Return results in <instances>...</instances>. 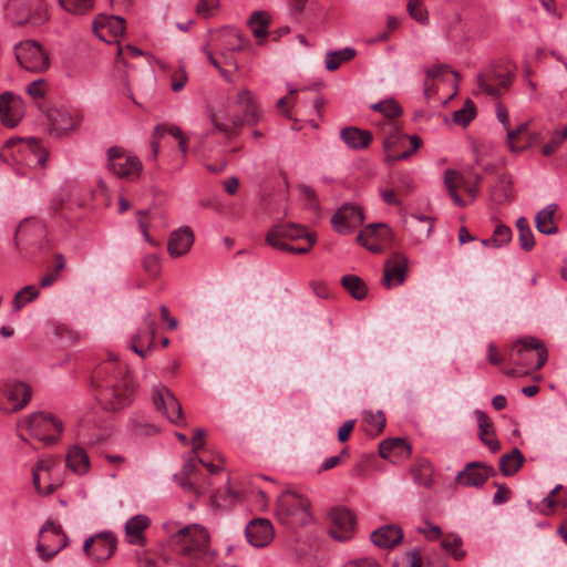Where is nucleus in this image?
<instances>
[{"label": "nucleus", "mask_w": 567, "mask_h": 567, "mask_svg": "<svg viewBox=\"0 0 567 567\" xmlns=\"http://www.w3.org/2000/svg\"><path fill=\"white\" fill-rule=\"evenodd\" d=\"M442 548L451 554L455 559H462L465 556L464 550L461 549L462 547V539L458 536L455 535H446L441 540Z\"/></svg>", "instance_id": "de8ad7c7"}, {"label": "nucleus", "mask_w": 567, "mask_h": 567, "mask_svg": "<svg viewBox=\"0 0 567 567\" xmlns=\"http://www.w3.org/2000/svg\"><path fill=\"white\" fill-rule=\"evenodd\" d=\"M393 187L400 196H406L414 189L413 178L409 173L400 172L393 179Z\"/></svg>", "instance_id": "603ef678"}, {"label": "nucleus", "mask_w": 567, "mask_h": 567, "mask_svg": "<svg viewBox=\"0 0 567 567\" xmlns=\"http://www.w3.org/2000/svg\"><path fill=\"white\" fill-rule=\"evenodd\" d=\"M556 204H548L539 210L535 217L536 228L545 235H554L558 231V227L554 223V215L557 212Z\"/></svg>", "instance_id": "72a5a7b5"}, {"label": "nucleus", "mask_w": 567, "mask_h": 567, "mask_svg": "<svg viewBox=\"0 0 567 567\" xmlns=\"http://www.w3.org/2000/svg\"><path fill=\"white\" fill-rule=\"evenodd\" d=\"M512 236L513 233L508 226L504 224H498L495 227L492 236L493 247L501 248L507 245L512 240Z\"/></svg>", "instance_id": "5fc2aeb1"}, {"label": "nucleus", "mask_w": 567, "mask_h": 567, "mask_svg": "<svg viewBox=\"0 0 567 567\" xmlns=\"http://www.w3.org/2000/svg\"><path fill=\"white\" fill-rule=\"evenodd\" d=\"M27 148L34 156V164L40 167H44L47 164L48 152L41 147L39 142L35 138H30Z\"/></svg>", "instance_id": "bf43d9fd"}, {"label": "nucleus", "mask_w": 567, "mask_h": 567, "mask_svg": "<svg viewBox=\"0 0 567 567\" xmlns=\"http://www.w3.org/2000/svg\"><path fill=\"white\" fill-rule=\"evenodd\" d=\"M109 169L121 178L133 179L140 175L141 161L121 147L113 146L107 151Z\"/></svg>", "instance_id": "f8f14e48"}, {"label": "nucleus", "mask_w": 567, "mask_h": 567, "mask_svg": "<svg viewBox=\"0 0 567 567\" xmlns=\"http://www.w3.org/2000/svg\"><path fill=\"white\" fill-rule=\"evenodd\" d=\"M14 54L20 66L30 72H43L50 65L48 53L41 44L33 40H27L14 47Z\"/></svg>", "instance_id": "6e6552de"}, {"label": "nucleus", "mask_w": 567, "mask_h": 567, "mask_svg": "<svg viewBox=\"0 0 567 567\" xmlns=\"http://www.w3.org/2000/svg\"><path fill=\"white\" fill-rule=\"evenodd\" d=\"M408 270V258L402 254H394L384 264L382 282L386 288L404 282Z\"/></svg>", "instance_id": "4be33fe9"}, {"label": "nucleus", "mask_w": 567, "mask_h": 567, "mask_svg": "<svg viewBox=\"0 0 567 567\" xmlns=\"http://www.w3.org/2000/svg\"><path fill=\"white\" fill-rule=\"evenodd\" d=\"M114 37H120L124 34L125 31V20L121 17L112 16L106 19L105 24Z\"/></svg>", "instance_id": "69168bd1"}, {"label": "nucleus", "mask_w": 567, "mask_h": 567, "mask_svg": "<svg viewBox=\"0 0 567 567\" xmlns=\"http://www.w3.org/2000/svg\"><path fill=\"white\" fill-rule=\"evenodd\" d=\"M143 322L145 326V329H140L136 332H141V341L138 344L144 343V341H147L148 349H152L154 342H155V336H156V321L152 312L147 311L144 315Z\"/></svg>", "instance_id": "37998d69"}, {"label": "nucleus", "mask_w": 567, "mask_h": 567, "mask_svg": "<svg viewBox=\"0 0 567 567\" xmlns=\"http://www.w3.org/2000/svg\"><path fill=\"white\" fill-rule=\"evenodd\" d=\"M142 266L144 271L152 278H156L161 274V259L156 254L144 256Z\"/></svg>", "instance_id": "4d7b16f0"}, {"label": "nucleus", "mask_w": 567, "mask_h": 567, "mask_svg": "<svg viewBox=\"0 0 567 567\" xmlns=\"http://www.w3.org/2000/svg\"><path fill=\"white\" fill-rule=\"evenodd\" d=\"M68 545V537L61 525L47 520L39 532L37 553L41 560L49 561Z\"/></svg>", "instance_id": "0eeeda50"}, {"label": "nucleus", "mask_w": 567, "mask_h": 567, "mask_svg": "<svg viewBox=\"0 0 567 567\" xmlns=\"http://www.w3.org/2000/svg\"><path fill=\"white\" fill-rule=\"evenodd\" d=\"M496 475L492 466L483 462H471L457 473L456 482L466 487H482L489 477Z\"/></svg>", "instance_id": "aec40b11"}, {"label": "nucleus", "mask_w": 567, "mask_h": 567, "mask_svg": "<svg viewBox=\"0 0 567 567\" xmlns=\"http://www.w3.org/2000/svg\"><path fill=\"white\" fill-rule=\"evenodd\" d=\"M341 285L357 300H362L367 296L368 288L364 281L355 275L343 276Z\"/></svg>", "instance_id": "ea45409f"}, {"label": "nucleus", "mask_w": 567, "mask_h": 567, "mask_svg": "<svg viewBox=\"0 0 567 567\" xmlns=\"http://www.w3.org/2000/svg\"><path fill=\"white\" fill-rule=\"evenodd\" d=\"M299 193H300L301 199L310 208H313V209L318 208L317 194L312 187H310L308 185H300Z\"/></svg>", "instance_id": "e2e57ef3"}, {"label": "nucleus", "mask_w": 567, "mask_h": 567, "mask_svg": "<svg viewBox=\"0 0 567 567\" xmlns=\"http://www.w3.org/2000/svg\"><path fill=\"white\" fill-rule=\"evenodd\" d=\"M270 22V17L265 11H255L249 20L248 25L257 39H264L268 34V27Z\"/></svg>", "instance_id": "a19ab883"}, {"label": "nucleus", "mask_w": 567, "mask_h": 567, "mask_svg": "<svg viewBox=\"0 0 567 567\" xmlns=\"http://www.w3.org/2000/svg\"><path fill=\"white\" fill-rule=\"evenodd\" d=\"M393 567H422V557L417 551L406 553Z\"/></svg>", "instance_id": "680f3d73"}, {"label": "nucleus", "mask_w": 567, "mask_h": 567, "mask_svg": "<svg viewBox=\"0 0 567 567\" xmlns=\"http://www.w3.org/2000/svg\"><path fill=\"white\" fill-rule=\"evenodd\" d=\"M116 549V538L110 532L99 533L84 542L83 550L95 561L110 559Z\"/></svg>", "instance_id": "4468645a"}, {"label": "nucleus", "mask_w": 567, "mask_h": 567, "mask_svg": "<svg viewBox=\"0 0 567 567\" xmlns=\"http://www.w3.org/2000/svg\"><path fill=\"white\" fill-rule=\"evenodd\" d=\"M400 445V437L384 440L379 444V454L383 458L394 456L395 445Z\"/></svg>", "instance_id": "338daca9"}, {"label": "nucleus", "mask_w": 567, "mask_h": 567, "mask_svg": "<svg viewBox=\"0 0 567 567\" xmlns=\"http://www.w3.org/2000/svg\"><path fill=\"white\" fill-rule=\"evenodd\" d=\"M92 384L101 406L110 412L128 406L136 389L130 370L114 354L96 368Z\"/></svg>", "instance_id": "f257e3e1"}, {"label": "nucleus", "mask_w": 567, "mask_h": 567, "mask_svg": "<svg viewBox=\"0 0 567 567\" xmlns=\"http://www.w3.org/2000/svg\"><path fill=\"white\" fill-rule=\"evenodd\" d=\"M391 237V230L388 225L370 224L368 225L357 237V241L365 247L368 250L379 252L381 250L379 244L370 243V239L375 238L377 240H385Z\"/></svg>", "instance_id": "a878e982"}, {"label": "nucleus", "mask_w": 567, "mask_h": 567, "mask_svg": "<svg viewBox=\"0 0 567 567\" xmlns=\"http://www.w3.org/2000/svg\"><path fill=\"white\" fill-rule=\"evenodd\" d=\"M518 243L519 247L524 251H530L534 249L536 243L532 228L518 233Z\"/></svg>", "instance_id": "774afa93"}, {"label": "nucleus", "mask_w": 567, "mask_h": 567, "mask_svg": "<svg viewBox=\"0 0 567 567\" xmlns=\"http://www.w3.org/2000/svg\"><path fill=\"white\" fill-rule=\"evenodd\" d=\"M194 244V234L189 227L174 230L168 239L167 250L172 257H181L189 251Z\"/></svg>", "instance_id": "bb28decb"}, {"label": "nucleus", "mask_w": 567, "mask_h": 567, "mask_svg": "<svg viewBox=\"0 0 567 567\" xmlns=\"http://www.w3.org/2000/svg\"><path fill=\"white\" fill-rule=\"evenodd\" d=\"M411 224V231L417 236L419 239H426L432 231V219L422 215H413Z\"/></svg>", "instance_id": "c03bdc74"}, {"label": "nucleus", "mask_w": 567, "mask_h": 567, "mask_svg": "<svg viewBox=\"0 0 567 567\" xmlns=\"http://www.w3.org/2000/svg\"><path fill=\"white\" fill-rule=\"evenodd\" d=\"M39 296V289L35 286H25L18 291L13 298L12 305L16 312L20 311L28 302L33 301Z\"/></svg>", "instance_id": "a18cd8bd"}, {"label": "nucleus", "mask_w": 567, "mask_h": 567, "mask_svg": "<svg viewBox=\"0 0 567 567\" xmlns=\"http://www.w3.org/2000/svg\"><path fill=\"white\" fill-rule=\"evenodd\" d=\"M372 109L382 113L386 121H393L402 113L401 107L393 101L379 102L372 105Z\"/></svg>", "instance_id": "6e6d98bb"}, {"label": "nucleus", "mask_w": 567, "mask_h": 567, "mask_svg": "<svg viewBox=\"0 0 567 567\" xmlns=\"http://www.w3.org/2000/svg\"><path fill=\"white\" fill-rule=\"evenodd\" d=\"M525 462L523 453L514 447L509 453H506L499 458V471L504 476H512L518 472Z\"/></svg>", "instance_id": "c9c22d12"}, {"label": "nucleus", "mask_w": 567, "mask_h": 567, "mask_svg": "<svg viewBox=\"0 0 567 567\" xmlns=\"http://www.w3.org/2000/svg\"><path fill=\"white\" fill-rule=\"evenodd\" d=\"M406 10L410 17L420 24L429 23V12L421 0H408Z\"/></svg>", "instance_id": "8fccbe9b"}, {"label": "nucleus", "mask_w": 567, "mask_h": 567, "mask_svg": "<svg viewBox=\"0 0 567 567\" xmlns=\"http://www.w3.org/2000/svg\"><path fill=\"white\" fill-rule=\"evenodd\" d=\"M165 134H171L176 140L184 136L182 130L177 126H167L164 124L157 125L153 131L152 140H151V147L153 151V159H156V157L158 155L161 140H162V137L165 136Z\"/></svg>", "instance_id": "58836bf2"}, {"label": "nucleus", "mask_w": 567, "mask_h": 567, "mask_svg": "<svg viewBox=\"0 0 567 567\" xmlns=\"http://www.w3.org/2000/svg\"><path fill=\"white\" fill-rule=\"evenodd\" d=\"M245 533L248 542L255 547H264L274 538L272 525L266 518L251 520L247 525Z\"/></svg>", "instance_id": "b1692460"}, {"label": "nucleus", "mask_w": 567, "mask_h": 567, "mask_svg": "<svg viewBox=\"0 0 567 567\" xmlns=\"http://www.w3.org/2000/svg\"><path fill=\"white\" fill-rule=\"evenodd\" d=\"M23 422L32 436L48 444L55 442L62 432V423L51 414L35 413Z\"/></svg>", "instance_id": "9b49d317"}, {"label": "nucleus", "mask_w": 567, "mask_h": 567, "mask_svg": "<svg viewBox=\"0 0 567 567\" xmlns=\"http://www.w3.org/2000/svg\"><path fill=\"white\" fill-rule=\"evenodd\" d=\"M475 417L478 425V437L492 452L499 450V442L494 434V424L483 411L476 410Z\"/></svg>", "instance_id": "c756f323"}, {"label": "nucleus", "mask_w": 567, "mask_h": 567, "mask_svg": "<svg viewBox=\"0 0 567 567\" xmlns=\"http://www.w3.org/2000/svg\"><path fill=\"white\" fill-rule=\"evenodd\" d=\"M276 514L284 524L305 525L311 519L310 502L293 491H286L278 497Z\"/></svg>", "instance_id": "20e7f679"}, {"label": "nucleus", "mask_w": 567, "mask_h": 567, "mask_svg": "<svg viewBox=\"0 0 567 567\" xmlns=\"http://www.w3.org/2000/svg\"><path fill=\"white\" fill-rule=\"evenodd\" d=\"M511 83V72L502 71L496 65H491L486 70L481 71L476 76L478 91L495 99L504 94Z\"/></svg>", "instance_id": "9d476101"}, {"label": "nucleus", "mask_w": 567, "mask_h": 567, "mask_svg": "<svg viewBox=\"0 0 567 567\" xmlns=\"http://www.w3.org/2000/svg\"><path fill=\"white\" fill-rule=\"evenodd\" d=\"M212 121H213L216 130H218L219 132L226 133V134H230L233 132L237 133L243 127V125L245 123V120L239 115H234V116L229 117V121L231 124L230 126L218 122L215 116L212 118Z\"/></svg>", "instance_id": "13d9d810"}, {"label": "nucleus", "mask_w": 567, "mask_h": 567, "mask_svg": "<svg viewBox=\"0 0 567 567\" xmlns=\"http://www.w3.org/2000/svg\"><path fill=\"white\" fill-rule=\"evenodd\" d=\"M152 401L157 411H161L173 424L185 425L182 405L175 395L164 385L158 384L152 389Z\"/></svg>", "instance_id": "ddd939ff"}, {"label": "nucleus", "mask_w": 567, "mask_h": 567, "mask_svg": "<svg viewBox=\"0 0 567 567\" xmlns=\"http://www.w3.org/2000/svg\"><path fill=\"white\" fill-rule=\"evenodd\" d=\"M202 462V458L196 453H192L189 458L185 462L179 475L193 477L197 471V464Z\"/></svg>", "instance_id": "0e129e2a"}, {"label": "nucleus", "mask_w": 567, "mask_h": 567, "mask_svg": "<svg viewBox=\"0 0 567 567\" xmlns=\"http://www.w3.org/2000/svg\"><path fill=\"white\" fill-rule=\"evenodd\" d=\"M566 140L567 127H564L560 131H555L550 137V141L542 147V154L544 156H550L555 154Z\"/></svg>", "instance_id": "09e8293b"}, {"label": "nucleus", "mask_w": 567, "mask_h": 567, "mask_svg": "<svg viewBox=\"0 0 567 567\" xmlns=\"http://www.w3.org/2000/svg\"><path fill=\"white\" fill-rule=\"evenodd\" d=\"M330 535L337 540L350 539L355 529L354 514L344 507H336L330 514Z\"/></svg>", "instance_id": "f3484780"}, {"label": "nucleus", "mask_w": 567, "mask_h": 567, "mask_svg": "<svg viewBox=\"0 0 567 567\" xmlns=\"http://www.w3.org/2000/svg\"><path fill=\"white\" fill-rule=\"evenodd\" d=\"M48 121L51 134L61 136L74 130L80 123L81 117L68 110L54 109L48 112Z\"/></svg>", "instance_id": "5701e85b"}, {"label": "nucleus", "mask_w": 567, "mask_h": 567, "mask_svg": "<svg viewBox=\"0 0 567 567\" xmlns=\"http://www.w3.org/2000/svg\"><path fill=\"white\" fill-rule=\"evenodd\" d=\"M150 524L151 520L145 515H136L128 519L125 525L126 540L132 545L144 546V532Z\"/></svg>", "instance_id": "7c9ffc66"}, {"label": "nucleus", "mask_w": 567, "mask_h": 567, "mask_svg": "<svg viewBox=\"0 0 567 567\" xmlns=\"http://www.w3.org/2000/svg\"><path fill=\"white\" fill-rule=\"evenodd\" d=\"M171 79H172V83H171L172 90L174 92H179L185 87L188 76H187L185 69L183 66H179L177 70H175L172 73Z\"/></svg>", "instance_id": "052dcab7"}, {"label": "nucleus", "mask_w": 567, "mask_h": 567, "mask_svg": "<svg viewBox=\"0 0 567 567\" xmlns=\"http://www.w3.org/2000/svg\"><path fill=\"white\" fill-rule=\"evenodd\" d=\"M512 179L507 174H501L489 188V199L496 205H505L512 202Z\"/></svg>", "instance_id": "2f4dec72"}, {"label": "nucleus", "mask_w": 567, "mask_h": 567, "mask_svg": "<svg viewBox=\"0 0 567 567\" xmlns=\"http://www.w3.org/2000/svg\"><path fill=\"white\" fill-rule=\"evenodd\" d=\"M6 14L16 24L40 25L49 19L45 0H9Z\"/></svg>", "instance_id": "7ed1b4c3"}, {"label": "nucleus", "mask_w": 567, "mask_h": 567, "mask_svg": "<svg viewBox=\"0 0 567 567\" xmlns=\"http://www.w3.org/2000/svg\"><path fill=\"white\" fill-rule=\"evenodd\" d=\"M61 8L75 16H84L92 11L94 0H58Z\"/></svg>", "instance_id": "79ce46f5"}, {"label": "nucleus", "mask_w": 567, "mask_h": 567, "mask_svg": "<svg viewBox=\"0 0 567 567\" xmlns=\"http://www.w3.org/2000/svg\"><path fill=\"white\" fill-rule=\"evenodd\" d=\"M24 115V104L20 96L11 92L0 95V118L7 127H16Z\"/></svg>", "instance_id": "412c9836"}, {"label": "nucleus", "mask_w": 567, "mask_h": 567, "mask_svg": "<svg viewBox=\"0 0 567 567\" xmlns=\"http://www.w3.org/2000/svg\"><path fill=\"white\" fill-rule=\"evenodd\" d=\"M363 420L368 425V431L374 434L381 433L385 426V416L382 411L365 412Z\"/></svg>", "instance_id": "864d4df0"}, {"label": "nucleus", "mask_w": 567, "mask_h": 567, "mask_svg": "<svg viewBox=\"0 0 567 567\" xmlns=\"http://www.w3.org/2000/svg\"><path fill=\"white\" fill-rule=\"evenodd\" d=\"M14 241L20 250L44 249L47 247V227L37 218H25L17 227Z\"/></svg>", "instance_id": "1a4fd4ad"}, {"label": "nucleus", "mask_w": 567, "mask_h": 567, "mask_svg": "<svg viewBox=\"0 0 567 567\" xmlns=\"http://www.w3.org/2000/svg\"><path fill=\"white\" fill-rule=\"evenodd\" d=\"M66 466L78 474L86 473L90 468V460L84 449L73 446L65 458Z\"/></svg>", "instance_id": "f704fd0d"}, {"label": "nucleus", "mask_w": 567, "mask_h": 567, "mask_svg": "<svg viewBox=\"0 0 567 567\" xmlns=\"http://www.w3.org/2000/svg\"><path fill=\"white\" fill-rule=\"evenodd\" d=\"M4 395L7 403H0V410L6 413L23 409L31 400L32 389L24 382L12 381L6 384Z\"/></svg>", "instance_id": "6ab92c4d"}, {"label": "nucleus", "mask_w": 567, "mask_h": 567, "mask_svg": "<svg viewBox=\"0 0 567 567\" xmlns=\"http://www.w3.org/2000/svg\"><path fill=\"white\" fill-rule=\"evenodd\" d=\"M355 54L357 51L350 47L338 51H328L324 58V65L328 71H336L342 63L352 60Z\"/></svg>", "instance_id": "4c0bfd02"}, {"label": "nucleus", "mask_w": 567, "mask_h": 567, "mask_svg": "<svg viewBox=\"0 0 567 567\" xmlns=\"http://www.w3.org/2000/svg\"><path fill=\"white\" fill-rule=\"evenodd\" d=\"M476 115L475 104L467 100L464 106L453 113V122L466 127Z\"/></svg>", "instance_id": "49530a36"}, {"label": "nucleus", "mask_w": 567, "mask_h": 567, "mask_svg": "<svg viewBox=\"0 0 567 567\" xmlns=\"http://www.w3.org/2000/svg\"><path fill=\"white\" fill-rule=\"evenodd\" d=\"M536 357L535 369L539 370L547 361L548 353L545 344L535 337L516 340L509 353V359L517 365L529 367Z\"/></svg>", "instance_id": "39448f33"}, {"label": "nucleus", "mask_w": 567, "mask_h": 567, "mask_svg": "<svg viewBox=\"0 0 567 567\" xmlns=\"http://www.w3.org/2000/svg\"><path fill=\"white\" fill-rule=\"evenodd\" d=\"M381 130L388 161L405 159L421 146V138L419 136L403 134L393 121H385Z\"/></svg>", "instance_id": "f03ea898"}, {"label": "nucleus", "mask_w": 567, "mask_h": 567, "mask_svg": "<svg viewBox=\"0 0 567 567\" xmlns=\"http://www.w3.org/2000/svg\"><path fill=\"white\" fill-rule=\"evenodd\" d=\"M307 236V229L295 223H280L272 226L266 235V241L271 247L282 250L288 248L286 240H297Z\"/></svg>", "instance_id": "dca6fc26"}, {"label": "nucleus", "mask_w": 567, "mask_h": 567, "mask_svg": "<svg viewBox=\"0 0 567 567\" xmlns=\"http://www.w3.org/2000/svg\"><path fill=\"white\" fill-rule=\"evenodd\" d=\"M236 104L243 107L247 124L255 125L261 120L262 112L257 104L255 95L248 89H243L238 92Z\"/></svg>", "instance_id": "c85d7f7f"}, {"label": "nucleus", "mask_w": 567, "mask_h": 567, "mask_svg": "<svg viewBox=\"0 0 567 567\" xmlns=\"http://www.w3.org/2000/svg\"><path fill=\"white\" fill-rule=\"evenodd\" d=\"M173 540L179 546V550L183 555L199 558L205 555L208 549L209 536L204 527L192 525L181 528L173 536Z\"/></svg>", "instance_id": "423d86ee"}, {"label": "nucleus", "mask_w": 567, "mask_h": 567, "mask_svg": "<svg viewBox=\"0 0 567 567\" xmlns=\"http://www.w3.org/2000/svg\"><path fill=\"white\" fill-rule=\"evenodd\" d=\"M59 471V464L55 460H41L33 470V485L38 493L42 495L52 494L59 486V480H51L53 472Z\"/></svg>", "instance_id": "a211bd4d"}, {"label": "nucleus", "mask_w": 567, "mask_h": 567, "mask_svg": "<svg viewBox=\"0 0 567 567\" xmlns=\"http://www.w3.org/2000/svg\"><path fill=\"white\" fill-rule=\"evenodd\" d=\"M413 481L424 487H431L433 468L427 460H417L410 470Z\"/></svg>", "instance_id": "e433bc0d"}, {"label": "nucleus", "mask_w": 567, "mask_h": 567, "mask_svg": "<svg viewBox=\"0 0 567 567\" xmlns=\"http://www.w3.org/2000/svg\"><path fill=\"white\" fill-rule=\"evenodd\" d=\"M444 185L453 200L458 207H465L467 205L457 190L462 188L466 193V186H472L471 182L464 176V174L456 169H446L444 172Z\"/></svg>", "instance_id": "393cba45"}, {"label": "nucleus", "mask_w": 567, "mask_h": 567, "mask_svg": "<svg viewBox=\"0 0 567 567\" xmlns=\"http://www.w3.org/2000/svg\"><path fill=\"white\" fill-rule=\"evenodd\" d=\"M544 503L549 508L560 506L567 509V488H563L560 485L556 486L550 494L544 498Z\"/></svg>", "instance_id": "3c124183"}, {"label": "nucleus", "mask_w": 567, "mask_h": 567, "mask_svg": "<svg viewBox=\"0 0 567 567\" xmlns=\"http://www.w3.org/2000/svg\"><path fill=\"white\" fill-rule=\"evenodd\" d=\"M340 137L350 148L353 150H363L368 147L372 141V135L369 131L353 126L342 128Z\"/></svg>", "instance_id": "473e14b6"}, {"label": "nucleus", "mask_w": 567, "mask_h": 567, "mask_svg": "<svg viewBox=\"0 0 567 567\" xmlns=\"http://www.w3.org/2000/svg\"><path fill=\"white\" fill-rule=\"evenodd\" d=\"M403 538L402 529L398 525H384L371 533L372 543L380 547L390 549L396 546Z\"/></svg>", "instance_id": "cd10ccee"}, {"label": "nucleus", "mask_w": 567, "mask_h": 567, "mask_svg": "<svg viewBox=\"0 0 567 567\" xmlns=\"http://www.w3.org/2000/svg\"><path fill=\"white\" fill-rule=\"evenodd\" d=\"M364 220L363 209L355 204L342 205L331 218L332 227L341 235L350 234Z\"/></svg>", "instance_id": "2eb2a0df"}]
</instances>
